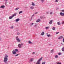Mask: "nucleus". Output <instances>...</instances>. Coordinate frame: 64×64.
Masks as SVG:
<instances>
[{
	"instance_id": "6e6552de",
	"label": "nucleus",
	"mask_w": 64,
	"mask_h": 64,
	"mask_svg": "<svg viewBox=\"0 0 64 64\" xmlns=\"http://www.w3.org/2000/svg\"><path fill=\"white\" fill-rule=\"evenodd\" d=\"M63 38V36H61L59 37L58 39H62Z\"/></svg>"
},
{
	"instance_id": "9b49d317",
	"label": "nucleus",
	"mask_w": 64,
	"mask_h": 64,
	"mask_svg": "<svg viewBox=\"0 0 64 64\" xmlns=\"http://www.w3.org/2000/svg\"><path fill=\"white\" fill-rule=\"evenodd\" d=\"M40 19H44V18H45V17H44V16H40Z\"/></svg>"
},
{
	"instance_id": "79ce46f5",
	"label": "nucleus",
	"mask_w": 64,
	"mask_h": 64,
	"mask_svg": "<svg viewBox=\"0 0 64 64\" xmlns=\"http://www.w3.org/2000/svg\"><path fill=\"white\" fill-rule=\"evenodd\" d=\"M58 33H59V32H56V34H58Z\"/></svg>"
},
{
	"instance_id": "de8ad7c7",
	"label": "nucleus",
	"mask_w": 64,
	"mask_h": 64,
	"mask_svg": "<svg viewBox=\"0 0 64 64\" xmlns=\"http://www.w3.org/2000/svg\"><path fill=\"white\" fill-rule=\"evenodd\" d=\"M5 1H6V2H7V1H8V0H4Z\"/></svg>"
},
{
	"instance_id": "4be33fe9",
	"label": "nucleus",
	"mask_w": 64,
	"mask_h": 64,
	"mask_svg": "<svg viewBox=\"0 0 64 64\" xmlns=\"http://www.w3.org/2000/svg\"><path fill=\"white\" fill-rule=\"evenodd\" d=\"M62 51L64 52V47H63L62 49Z\"/></svg>"
},
{
	"instance_id": "dca6fc26",
	"label": "nucleus",
	"mask_w": 64,
	"mask_h": 64,
	"mask_svg": "<svg viewBox=\"0 0 64 64\" xmlns=\"http://www.w3.org/2000/svg\"><path fill=\"white\" fill-rule=\"evenodd\" d=\"M58 25H60L61 24L60 23V22H57Z\"/></svg>"
},
{
	"instance_id": "a878e982",
	"label": "nucleus",
	"mask_w": 64,
	"mask_h": 64,
	"mask_svg": "<svg viewBox=\"0 0 64 64\" xmlns=\"http://www.w3.org/2000/svg\"><path fill=\"white\" fill-rule=\"evenodd\" d=\"M15 50L16 52H18V49H15Z\"/></svg>"
},
{
	"instance_id": "c03bdc74",
	"label": "nucleus",
	"mask_w": 64,
	"mask_h": 64,
	"mask_svg": "<svg viewBox=\"0 0 64 64\" xmlns=\"http://www.w3.org/2000/svg\"><path fill=\"white\" fill-rule=\"evenodd\" d=\"M63 42H64V38L63 39Z\"/></svg>"
},
{
	"instance_id": "8fccbe9b",
	"label": "nucleus",
	"mask_w": 64,
	"mask_h": 64,
	"mask_svg": "<svg viewBox=\"0 0 64 64\" xmlns=\"http://www.w3.org/2000/svg\"><path fill=\"white\" fill-rule=\"evenodd\" d=\"M46 13H47V14H49V12H47Z\"/></svg>"
},
{
	"instance_id": "2eb2a0df",
	"label": "nucleus",
	"mask_w": 64,
	"mask_h": 64,
	"mask_svg": "<svg viewBox=\"0 0 64 64\" xmlns=\"http://www.w3.org/2000/svg\"><path fill=\"white\" fill-rule=\"evenodd\" d=\"M13 17H14V16H10V17H9V19H11L13 18Z\"/></svg>"
},
{
	"instance_id": "6e6d98bb",
	"label": "nucleus",
	"mask_w": 64,
	"mask_h": 64,
	"mask_svg": "<svg viewBox=\"0 0 64 64\" xmlns=\"http://www.w3.org/2000/svg\"><path fill=\"white\" fill-rule=\"evenodd\" d=\"M46 34H47V35H48V33H47Z\"/></svg>"
},
{
	"instance_id": "3c124183",
	"label": "nucleus",
	"mask_w": 64,
	"mask_h": 64,
	"mask_svg": "<svg viewBox=\"0 0 64 64\" xmlns=\"http://www.w3.org/2000/svg\"><path fill=\"white\" fill-rule=\"evenodd\" d=\"M34 14H33L32 15V16H34Z\"/></svg>"
},
{
	"instance_id": "cd10ccee",
	"label": "nucleus",
	"mask_w": 64,
	"mask_h": 64,
	"mask_svg": "<svg viewBox=\"0 0 64 64\" xmlns=\"http://www.w3.org/2000/svg\"><path fill=\"white\" fill-rule=\"evenodd\" d=\"M20 55V54H16L15 55V56H18V55Z\"/></svg>"
},
{
	"instance_id": "6ab92c4d",
	"label": "nucleus",
	"mask_w": 64,
	"mask_h": 64,
	"mask_svg": "<svg viewBox=\"0 0 64 64\" xmlns=\"http://www.w3.org/2000/svg\"><path fill=\"white\" fill-rule=\"evenodd\" d=\"M44 32H42V33L41 34V35H44Z\"/></svg>"
},
{
	"instance_id": "37998d69",
	"label": "nucleus",
	"mask_w": 64,
	"mask_h": 64,
	"mask_svg": "<svg viewBox=\"0 0 64 64\" xmlns=\"http://www.w3.org/2000/svg\"><path fill=\"white\" fill-rule=\"evenodd\" d=\"M35 53V52H33L32 53L33 54H34Z\"/></svg>"
},
{
	"instance_id": "864d4df0",
	"label": "nucleus",
	"mask_w": 64,
	"mask_h": 64,
	"mask_svg": "<svg viewBox=\"0 0 64 64\" xmlns=\"http://www.w3.org/2000/svg\"><path fill=\"white\" fill-rule=\"evenodd\" d=\"M61 44H62V45H63V44H62V43H61Z\"/></svg>"
},
{
	"instance_id": "393cba45",
	"label": "nucleus",
	"mask_w": 64,
	"mask_h": 64,
	"mask_svg": "<svg viewBox=\"0 0 64 64\" xmlns=\"http://www.w3.org/2000/svg\"><path fill=\"white\" fill-rule=\"evenodd\" d=\"M52 29L53 30H55V27H53L52 28Z\"/></svg>"
},
{
	"instance_id": "c756f323",
	"label": "nucleus",
	"mask_w": 64,
	"mask_h": 64,
	"mask_svg": "<svg viewBox=\"0 0 64 64\" xmlns=\"http://www.w3.org/2000/svg\"><path fill=\"white\" fill-rule=\"evenodd\" d=\"M61 54H62L60 52L58 53V55H61Z\"/></svg>"
},
{
	"instance_id": "bf43d9fd",
	"label": "nucleus",
	"mask_w": 64,
	"mask_h": 64,
	"mask_svg": "<svg viewBox=\"0 0 64 64\" xmlns=\"http://www.w3.org/2000/svg\"><path fill=\"white\" fill-rule=\"evenodd\" d=\"M30 21H31V20H30Z\"/></svg>"
},
{
	"instance_id": "a19ab883",
	"label": "nucleus",
	"mask_w": 64,
	"mask_h": 64,
	"mask_svg": "<svg viewBox=\"0 0 64 64\" xmlns=\"http://www.w3.org/2000/svg\"><path fill=\"white\" fill-rule=\"evenodd\" d=\"M34 27H37V25H36V24H35Z\"/></svg>"
},
{
	"instance_id": "bb28decb",
	"label": "nucleus",
	"mask_w": 64,
	"mask_h": 64,
	"mask_svg": "<svg viewBox=\"0 0 64 64\" xmlns=\"http://www.w3.org/2000/svg\"><path fill=\"white\" fill-rule=\"evenodd\" d=\"M56 64H61V62H56Z\"/></svg>"
},
{
	"instance_id": "4d7b16f0",
	"label": "nucleus",
	"mask_w": 64,
	"mask_h": 64,
	"mask_svg": "<svg viewBox=\"0 0 64 64\" xmlns=\"http://www.w3.org/2000/svg\"><path fill=\"white\" fill-rule=\"evenodd\" d=\"M9 4H11V2H10Z\"/></svg>"
},
{
	"instance_id": "f704fd0d",
	"label": "nucleus",
	"mask_w": 64,
	"mask_h": 64,
	"mask_svg": "<svg viewBox=\"0 0 64 64\" xmlns=\"http://www.w3.org/2000/svg\"><path fill=\"white\" fill-rule=\"evenodd\" d=\"M13 26H12L10 27V29H13Z\"/></svg>"
},
{
	"instance_id": "5fc2aeb1",
	"label": "nucleus",
	"mask_w": 64,
	"mask_h": 64,
	"mask_svg": "<svg viewBox=\"0 0 64 64\" xmlns=\"http://www.w3.org/2000/svg\"><path fill=\"white\" fill-rule=\"evenodd\" d=\"M31 18H33V16H32Z\"/></svg>"
},
{
	"instance_id": "603ef678",
	"label": "nucleus",
	"mask_w": 64,
	"mask_h": 64,
	"mask_svg": "<svg viewBox=\"0 0 64 64\" xmlns=\"http://www.w3.org/2000/svg\"><path fill=\"white\" fill-rule=\"evenodd\" d=\"M30 20H32V18H31Z\"/></svg>"
},
{
	"instance_id": "72a5a7b5",
	"label": "nucleus",
	"mask_w": 64,
	"mask_h": 64,
	"mask_svg": "<svg viewBox=\"0 0 64 64\" xmlns=\"http://www.w3.org/2000/svg\"><path fill=\"white\" fill-rule=\"evenodd\" d=\"M56 9L57 10H58L59 9V8H56Z\"/></svg>"
},
{
	"instance_id": "f257e3e1",
	"label": "nucleus",
	"mask_w": 64,
	"mask_h": 64,
	"mask_svg": "<svg viewBox=\"0 0 64 64\" xmlns=\"http://www.w3.org/2000/svg\"><path fill=\"white\" fill-rule=\"evenodd\" d=\"M8 56L6 55L4 56V62L6 64H8V62H7V60H8Z\"/></svg>"
},
{
	"instance_id": "9d476101",
	"label": "nucleus",
	"mask_w": 64,
	"mask_h": 64,
	"mask_svg": "<svg viewBox=\"0 0 64 64\" xmlns=\"http://www.w3.org/2000/svg\"><path fill=\"white\" fill-rule=\"evenodd\" d=\"M53 21V20H51L49 22V23L50 24H52V22Z\"/></svg>"
},
{
	"instance_id": "ddd939ff",
	"label": "nucleus",
	"mask_w": 64,
	"mask_h": 64,
	"mask_svg": "<svg viewBox=\"0 0 64 64\" xmlns=\"http://www.w3.org/2000/svg\"><path fill=\"white\" fill-rule=\"evenodd\" d=\"M32 6H35V4H34V3L33 2H32Z\"/></svg>"
},
{
	"instance_id": "5701e85b",
	"label": "nucleus",
	"mask_w": 64,
	"mask_h": 64,
	"mask_svg": "<svg viewBox=\"0 0 64 64\" xmlns=\"http://www.w3.org/2000/svg\"><path fill=\"white\" fill-rule=\"evenodd\" d=\"M28 43L29 44H32V42H31V41H28Z\"/></svg>"
},
{
	"instance_id": "c85d7f7f",
	"label": "nucleus",
	"mask_w": 64,
	"mask_h": 64,
	"mask_svg": "<svg viewBox=\"0 0 64 64\" xmlns=\"http://www.w3.org/2000/svg\"><path fill=\"white\" fill-rule=\"evenodd\" d=\"M47 36H48V37H49L50 36H51L50 35V34H49V35H47Z\"/></svg>"
},
{
	"instance_id": "b1692460",
	"label": "nucleus",
	"mask_w": 64,
	"mask_h": 64,
	"mask_svg": "<svg viewBox=\"0 0 64 64\" xmlns=\"http://www.w3.org/2000/svg\"><path fill=\"white\" fill-rule=\"evenodd\" d=\"M44 0H41L40 2H42V3H43L44 2Z\"/></svg>"
},
{
	"instance_id": "39448f33",
	"label": "nucleus",
	"mask_w": 64,
	"mask_h": 64,
	"mask_svg": "<svg viewBox=\"0 0 64 64\" xmlns=\"http://www.w3.org/2000/svg\"><path fill=\"white\" fill-rule=\"evenodd\" d=\"M18 46L19 47V48H21V45L20 44H19L18 45Z\"/></svg>"
},
{
	"instance_id": "2f4dec72",
	"label": "nucleus",
	"mask_w": 64,
	"mask_h": 64,
	"mask_svg": "<svg viewBox=\"0 0 64 64\" xmlns=\"http://www.w3.org/2000/svg\"><path fill=\"white\" fill-rule=\"evenodd\" d=\"M49 28V27L48 26L47 27H46V29H48V28Z\"/></svg>"
},
{
	"instance_id": "412c9836",
	"label": "nucleus",
	"mask_w": 64,
	"mask_h": 64,
	"mask_svg": "<svg viewBox=\"0 0 64 64\" xmlns=\"http://www.w3.org/2000/svg\"><path fill=\"white\" fill-rule=\"evenodd\" d=\"M34 24V23L33 22L32 24H30V26H32V25H33Z\"/></svg>"
},
{
	"instance_id": "f8f14e48",
	"label": "nucleus",
	"mask_w": 64,
	"mask_h": 64,
	"mask_svg": "<svg viewBox=\"0 0 64 64\" xmlns=\"http://www.w3.org/2000/svg\"><path fill=\"white\" fill-rule=\"evenodd\" d=\"M17 14L16 13H15L14 14H13L12 16H16V15Z\"/></svg>"
},
{
	"instance_id": "13d9d810",
	"label": "nucleus",
	"mask_w": 64,
	"mask_h": 64,
	"mask_svg": "<svg viewBox=\"0 0 64 64\" xmlns=\"http://www.w3.org/2000/svg\"><path fill=\"white\" fill-rule=\"evenodd\" d=\"M49 45H50V44H49Z\"/></svg>"
},
{
	"instance_id": "473e14b6",
	"label": "nucleus",
	"mask_w": 64,
	"mask_h": 64,
	"mask_svg": "<svg viewBox=\"0 0 64 64\" xmlns=\"http://www.w3.org/2000/svg\"><path fill=\"white\" fill-rule=\"evenodd\" d=\"M53 50H52L51 51V53H53Z\"/></svg>"
},
{
	"instance_id": "20e7f679",
	"label": "nucleus",
	"mask_w": 64,
	"mask_h": 64,
	"mask_svg": "<svg viewBox=\"0 0 64 64\" xmlns=\"http://www.w3.org/2000/svg\"><path fill=\"white\" fill-rule=\"evenodd\" d=\"M5 7V6H2L0 7V8H2V9H4Z\"/></svg>"
},
{
	"instance_id": "c9c22d12",
	"label": "nucleus",
	"mask_w": 64,
	"mask_h": 64,
	"mask_svg": "<svg viewBox=\"0 0 64 64\" xmlns=\"http://www.w3.org/2000/svg\"><path fill=\"white\" fill-rule=\"evenodd\" d=\"M55 2H58V0H56Z\"/></svg>"
},
{
	"instance_id": "e433bc0d",
	"label": "nucleus",
	"mask_w": 64,
	"mask_h": 64,
	"mask_svg": "<svg viewBox=\"0 0 64 64\" xmlns=\"http://www.w3.org/2000/svg\"><path fill=\"white\" fill-rule=\"evenodd\" d=\"M19 34H20V33H19V32H18L17 34V35H19Z\"/></svg>"
},
{
	"instance_id": "7c9ffc66",
	"label": "nucleus",
	"mask_w": 64,
	"mask_h": 64,
	"mask_svg": "<svg viewBox=\"0 0 64 64\" xmlns=\"http://www.w3.org/2000/svg\"><path fill=\"white\" fill-rule=\"evenodd\" d=\"M19 9V8H16L15 9V10H18V9Z\"/></svg>"
},
{
	"instance_id": "09e8293b",
	"label": "nucleus",
	"mask_w": 64,
	"mask_h": 64,
	"mask_svg": "<svg viewBox=\"0 0 64 64\" xmlns=\"http://www.w3.org/2000/svg\"><path fill=\"white\" fill-rule=\"evenodd\" d=\"M62 12H64V10H62Z\"/></svg>"
},
{
	"instance_id": "f3484780",
	"label": "nucleus",
	"mask_w": 64,
	"mask_h": 64,
	"mask_svg": "<svg viewBox=\"0 0 64 64\" xmlns=\"http://www.w3.org/2000/svg\"><path fill=\"white\" fill-rule=\"evenodd\" d=\"M54 57L56 58H58V55H56Z\"/></svg>"
},
{
	"instance_id": "a211bd4d",
	"label": "nucleus",
	"mask_w": 64,
	"mask_h": 64,
	"mask_svg": "<svg viewBox=\"0 0 64 64\" xmlns=\"http://www.w3.org/2000/svg\"><path fill=\"white\" fill-rule=\"evenodd\" d=\"M30 8L31 9H33L34 8L33 6H32L30 7Z\"/></svg>"
},
{
	"instance_id": "58836bf2",
	"label": "nucleus",
	"mask_w": 64,
	"mask_h": 64,
	"mask_svg": "<svg viewBox=\"0 0 64 64\" xmlns=\"http://www.w3.org/2000/svg\"><path fill=\"white\" fill-rule=\"evenodd\" d=\"M50 15H52V12H50Z\"/></svg>"
},
{
	"instance_id": "0eeeda50",
	"label": "nucleus",
	"mask_w": 64,
	"mask_h": 64,
	"mask_svg": "<svg viewBox=\"0 0 64 64\" xmlns=\"http://www.w3.org/2000/svg\"><path fill=\"white\" fill-rule=\"evenodd\" d=\"M12 54H16V52L14 50H13L12 51Z\"/></svg>"
},
{
	"instance_id": "423d86ee",
	"label": "nucleus",
	"mask_w": 64,
	"mask_h": 64,
	"mask_svg": "<svg viewBox=\"0 0 64 64\" xmlns=\"http://www.w3.org/2000/svg\"><path fill=\"white\" fill-rule=\"evenodd\" d=\"M20 20V18H17L15 20L16 22H18Z\"/></svg>"
},
{
	"instance_id": "49530a36",
	"label": "nucleus",
	"mask_w": 64,
	"mask_h": 64,
	"mask_svg": "<svg viewBox=\"0 0 64 64\" xmlns=\"http://www.w3.org/2000/svg\"><path fill=\"white\" fill-rule=\"evenodd\" d=\"M7 2H5V5H7Z\"/></svg>"
},
{
	"instance_id": "7ed1b4c3",
	"label": "nucleus",
	"mask_w": 64,
	"mask_h": 64,
	"mask_svg": "<svg viewBox=\"0 0 64 64\" xmlns=\"http://www.w3.org/2000/svg\"><path fill=\"white\" fill-rule=\"evenodd\" d=\"M60 14L61 15V16H64V13H63L62 12H60Z\"/></svg>"
},
{
	"instance_id": "052dcab7",
	"label": "nucleus",
	"mask_w": 64,
	"mask_h": 64,
	"mask_svg": "<svg viewBox=\"0 0 64 64\" xmlns=\"http://www.w3.org/2000/svg\"><path fill=\"white\" fill-rule=\"evenodd\" d=\"M1 39L0 38V40H1Z\"/></svg>"
},
{
	"instance_id": "4c0bfd02",
	"label": "nucleus",
	"mask_w": 64,
	"mask_h": 64,
	"mask_svg": "<svg viewBox=\"0 0 64 64\" xmlns=\"http://www.w3.org/2000/svg\"><path fill=\"white\" fill-rule=\"evenodd\" d=\"M62 24H64V21L62 22Z\"/></svg>"
},
{
	"instance_id": "f03ea898",
	"label": "nucleus",
	"mask_w": 64,
	"mask_h": 64,
	"mask_svg": "<svg viewBox=\"0 0 64 64\" xmlns=\"http://www.w3.org/2000/svg\"><path fill=\"white\" fill-rule=\"evenodd\" d=\"M16 40H17L18 42H20V40L19 39V38H18V36H17L16 38Z\"/></svg>"
},
{
	"instance_id": "aec40b11",
	"label": "nucleus",
	"mask_w": 64,
	"mask_h": 64,
	"mask_svg": "<svg viewBox=\"0 0 64 64\" xmlns=\"http://www.w3.org/2000/svg\"><path fill=\"white\" fill-rule=\"evenodd\" d=\"M22 12H23V11H21L19 12V14H21V13H22Z\"/></svg>"
},
{
	"instance_id": "1a4fd4ad",
	"label": "nucleus",
	"mask_w": 64,
	"mask_h": 64,
	"mask_svg": "<svg viewBox=\"0 0 64 64\" xmlns=\"http://www.w3.org/2000/svg\"><path fill=\"white\" fill-rule=\"evenodd\" d=\"M40 21H41V20H40V19H38L36 20V22H40Z\"/></svg>"
},
{
	"instance_id": "a18cd8bd",
	"label": "nucleus",
	"mask_w": 64,
	"mask_h": 64,
	"mask_svg": "<svg viewBox=\"0 0 64 64\" xmlns=\"http://www.w3.org/2000/svg\"><path fill=\"white\" fill-rule=\"evenodd\" d=\"M20 45H21V46H22V45H23V43H22L21 44H20Z\"/></svg>"
},
{
	"instance_id": "ea45409f",
	"label": "nucleus",
	"mask_w": 64,
	"mask_h": 64,
	"mask_svg": "<svg viewBox=\"0 0 64 64\" xmlns=\"http://www.w3.org/2000/svg\"><path fill=\"white\" fill-rule=\"evenodd\" d=\"M37 13H38V12H36L34 13V14H37Z\"/></svg>"
},
{
	"instance_id": "4468645a",
	"label": "nucleus",
	"mask_w": 64,
	"mask_h": 64,
	"mask_svg": "<svg viewBox=\"0 0 64 64\" xmlns=\"http://www.w3.org/2000/svg\"><path fill=\"white\" fill-rule=\"evenodd\" d=\"M33 61V58H31L29 62H32Z\"/></svg>"
}]
</instances>
